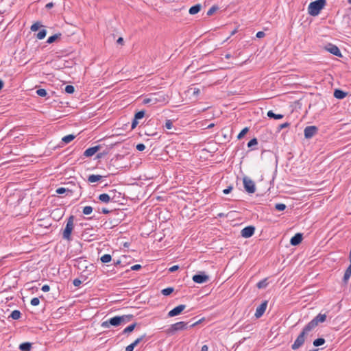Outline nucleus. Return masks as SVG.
Listing matches in <instances>:
<instances>
[{
	"label": "nucleus",
	"instance_id": "obj_59",
	"mask_svg": "<svg viewBox=\"0 0 351 351\" xmlns=\"http://www.w3.org/2000/svg\"><path fill=\"white\" fill-rule=\"evenodd\" d=\"M108 153V152H99L97 154V158H101L102 157H104L105 155H106Z\"/></svg>",
	"mask_w": 351,
	"mask_h": 351
},
{
	"label": "nucleus",
	"instance_id": "obj_26",
	"mask_svg": "<svg viewBox=\"0 0 351 351\" xmlns=\"http://www.w3.org/2000/svg\"><path fill=\"white\" fill-rule=\"evenodd\" d=\"M75 138V136L73 135V134H68L66 136H64L62 138V141L64 143V144H68L70 142H71L73 140H74V138Z\"/></svg>",
	"mask_w": 351,
	"mask_h": 351
},
{
	"label": "nucleus",
	"instance_id": "obj_16",
	"mask_svg": "<svg viewBox=\"0 0 351 351\" xmlns=\"http://www.w3.org/2000/svg\"><path fill=\"white\" fill-rule=\"evenodd\" d=\"M303 239V234L302 233H296L293 237L290 239V244L293 246L298 245Z\"/></svg>",
	"mask_w": 351,
	"mask_h": 351
},
{
	"label": "nucleus",
	"instance_id": "obj_31",
	"mask_svg": "<svg viewBox=\"0 0 351 351\" xmlns=\"http://www.w3.org/2000/svg\"><path fill=\"white\" fill-rule=\"evenodd\" d=\"M268 285V282H267V278H265L261 281H259L257 284H256V287L258 288V289H264Z\"/></svg>",
	"mask_w": 351,
	"mask_h": 351
},
{
	"label": "nucleus",
	"instance_id": "obj_55",
	"mask_svg": "<svg viewBox=\"0 0 351 351\" xmlns=\"http://www.w3.org/2000/svg\"><path fill=\"white\" fill-rule=\"evenodd\" d=\"M289 125H290V123H287V122L284 123H282V124H280V125L278 126L279 130H282V129H284V128H286L289 127Z\"/></svg>",
	"mask_w": 351,
	"mask_h": 351
},
{
	"label": "nucleus",
	"instance_id": "obj_41",
	"mask_svg": "<svg viewBox=\"0 0 351 351\" xmlns=\"http://www.w3.org/2000/svg\"><path fill=\"white\" fill-rule=\"evenodd\" d=\"M218 10H219V7L216 5H214L207 12V15L211 16Z\"/></svg>",
	"mask_w": 351,
	"mask_h": 351
},
{
	"label": "nucleus",
	"instance_id": "obj_33",
	"mask_svg": "<svg viewBox=\"0 0 351 351\" xmlns=\"http://www.w3.org/2000/svg\"><path fill=\"white\" fill-rule=\"evenodd\" d=\"M47 35V30L45 29H43L38 32V33L36 35V37L39 40H42L45 38Z\"/></svg>",
	"mask_w": 351,
	"mask_h": 351
},
{
	"label": "nucleus",
	"instance_id": "obj_19",
	"mask_svg": "<svg viewBox=\"0 0 351 351\" xmlns=\"http://www.w3.org/2000/svg\"><path fill=\"white\" fill-rule=\"evenodd\" d=\"M202 9V5L199 3L195 4L189 8V12L191 15L197 14Z\"/></svg>",
	"mask_w": 351,
	"mask_h": 351
},
{
	"label": "nucleus",
	"instance_id": "obj_34",
	"mask_svg": "<svg viewBox=\"0 0 351 351\" xmlns=\"http://www.w3.org/2000/svg\"><path fill=\"white\" fill-rule=\"evenodd\" d=\"M248 131H249V128H247V127L244 128H243V130L239 132V134H238V136H237V138H238V139H239V140H240V139H241V138H243L245 136V135L248 132Z\"/></svg>",
	"mask_w": 351,
	"mask_h": 351
},
{
	"label": "nucleus",
	"instance_id": "obj_4",
	"mask_svg": "<svg viewBox=\"0 0 351 351\" xmlns=\"http://www.w3.org/2000/svg\"><path fill=\"white\" fill-rule=\"evenodd\" d=\"M74 216L71 215L68 219L66 224V227L64 228L62 233V238L67 241L71 240V233L73 230V221H74Z\"/></svg>",
	"mask_w": 351,
	"mask_h": 351
},
{
	"label": "nucleus",
	"instance_id": "obj_21",
	"mask_svg": "<svg viewBox=\"0 0 351 351\" xmlns=\"http://www.w3.org/2000/svg\"><path fill=\"white\" fill-rule=\"evenodd\" d=\"M267 117L269 119H281L284 117V115L282 114H276L272 110H269L267 114Z\"/></svg>",
	"mask_w": 351,
	"mask_h": 351
},
{
	"label": "nucleus",
	"instance_id": "obj_63",
	"mask_svg": "<svg viewBox=\"0 0 351 351\" xmlns=\"http://www.w3.org/2000/svg\"><path fill=\"white\" fill-rule=\"evenodd\" d=\"M117 43L118 44H120V45H123V43H124V40H123V38L122 37H119L117 40Z\"/></svg>",
	"mask_w": 351,
	"mask_h": 351
},
{
	"label": "nucleus",
	"instance_id": "obj_62",
	"mask_svg": "<svg viewBox=\"0 0 351 351\" xmlns=\"http://www.w3.org/2000/svg\"><path fill=\"white\" fill-rule=\"evenodd\" d=\"M99 213H104V214H108L110 213V210H109L108 209L106 208H103L101 209V211H99Z\"/></svg>",
	"mask_w": 351,
	"mask_h": 351
},
{
	"label": "nucleus",
	"instance_id": "obj_50",
	"mask_svg": "<svg viewBox=\"0 0 351 351\" xmlns=\"http://www.w3.org/2000/svg\"><path fill=\"white\" fill-rule=\"evenodd\" d=\"M232 189H233V187L232 186H228L226 189L223 190V194H225V195L229 194L232 191Z\"/></svg>",
	"mask_w": 351,
	"mask_h": 351
},
{
	"label": "nucleus",
	"instance_id": "obj_13",
	"mask_svg": "<svg viewBox=\"0 0 351 351\" xmlns=\"http://www.w3.org/2000/svg\"><path fill=\"white\" fill-rule=\"evenodd\" d=\"M267 303V301L265 300L256 308V313L254 314V316L256 318H260L261 317L263 316V315L266 311Z\"/></svg>",
	"mask_w": 351,
	"mask_h": 351
},
{
	"label": "nucleus",
	"instance_id": "obj_6",
	"mask_svg": "<svg viewBox=\"0 0 351 351\" xmlns=\"http://www.w3.org/2000/svg\"><path fill=\"white\" fill-rule=\"evenodd\" d=\"M189 327L187 326V323L184 322H179L171 324L170 327L167 329V333L169 335L174 334L176 331L182 330L187 329Z\"/></svg>",
	"mask_w": 351,
	"mask_h": 351
},
{
	"label": "nucleus",
	"instance_id": "obj_54",
	"mask_svg": "<svg viewBox=\"0 0 351 351\" xmlns=\"http://www.w3.org/2000/svg\"><path fill=\"white\" fill-rule=\"evenodd\" d=\"M265 36V32H263V31H259V32H258L256 33V38H263Z\"/></svg>",
	"mask_w": 351,
	"mask_h": 351
},
{
	"label": "nucleus",
	"instance_id": "obj_64",
	"mask_svg": "<svg viewBox=\"0 0 351 351\" xmlns=\"http://www.w3.org/2000/svg\"><path fill=\"white\" fill-rule=\"evenodd\" d=\"M201 351H208V347L206 345H204L202 347Z\"/></svg>",
	"mask_w": 351,
	"mask_h": 351
},
{
	"label": "nucleus",
	"instance_id": "obj_43",
	"mask_svg": "<svg viewBox=\"0 0 351 351\" xmlns=\"http://www.w3.org/2000/svg\"><path fill=\"white\" fill-rule=\"evenodd\" d=\"M146 337V335L144 334L141 335L140 337L137 338L133 343H132L135 347L140 343Z\"/></svg>",
	"mask_w": 351,
	"mask_h": 351
},
{
	"label": "nucleus",
	"instance_id": "obj_47",
	"mask_svg": "<svg viewBox=\"0 0 351 351\" xmlns=\"http://www.w3.org/2000/svg\"><path fill=\"white\" fill-rule=\"evenodd\" d=\"M145 134L147 136H154V135L157 134V132L152 131L150 129H147L145 131Z\"/></svg>",
	"mask_w": 351,
	"mask_h": 351
},
{
	"label": "nucleus",
	"instance_id": "obj_3",
	"mask_svg": "<svg viewBox=\"0 0 351 351\" xmlns=\"http://www.w3.org/2000/svg\"><path fill=\"white\" fill-rule=\"evenodd\" d=\"M165 95L160 94V93H152L149 97L143 99V103L144 104H150L151 106L156 105L158 103L165 101Z\"/></svg>",
	"mask_w": 351,
	"mask_h": 351
},
{
	"label": "nucleus",
	"instance_id": "obj_46",
	"mask_svg": "<svg viewBox=\"0 0 351 351\" xmlns=\"http://www.w3.org/2000/svg\"><path fill=\"white\" fill-rule=\"evenodd\" d=\"M32 306H38L40 304V300L38 298H34L30 302Z\"/></svg>",
	"mask_w": 351,
	"mask_h": 351
},
{
	"label": "nucleus",
	"instance_id": "obj_10",
	"mask_svg": "<svg viewBox=\"0 0 351 351\" xmlns=\"http://www.w3.org/2000/svg\"><path fill=\"white\" fill-rule=\"evenodd\" d=\"M318 132V128L315 125L307 126L304 128V137L306 139L311 138Z\"/></svg>",
	"mask_w": 351,
	"mask_h": 351
},
{
	"label": "nucleus",
	"instance_id": "obj_61",
	"mask_svg": "<svg viewBox=\"0 0 351 351\" xmlns=\"http://www.w3.org/2000/svg\"><path fill=\"white\" fill-rule=\"evenodd\" d=\"M53 6H54V3L53 2H49L46 4L45 8L47 10H49V9L52 8Z\"/></svg>",
	"mask_w": 351,
	"mask_h": 351
},
{
	"label": "nucleus",
	"instance_id": "obj_8",
	"mask_svg": "<svg viewBox=\"0 0 351 351\" xmlns=\"http://www.w3.org/2000/svg\"><path fill=\"white\" fill-rule=\"evenodd\" d=\"M193 282L197 284H202L209 280V276L204 271H199L192 278Z\"/></svg>",
	"mask_w": 351,
	"mask_h": 351
},
{
	"label": "nucleus",
	"instance_id": "obj_32",
	"mask_svg": "<svg viewBox=\"0 0 351 351\" xmlns=\"http://www.w3.org/2000/svg\"><path fill=\"white\" fill-rule=\"evenodd\" d=\"M145 116V110H140L134 114V118L136 119H142Z\"/></svg>",
	"mask_w": 351,
	"mask_h": 351
},
{
	"label": "nucleus",
	"instance_id": "obj_9",
	"mask_svg": "<svg viewBox=\"0 0 351 351\" xmlns=\"http://www.w3.org/2000/svg\"><path fill=\"white\" fill-rule=\"evenodd\" d=\"M324 49L325 50L330 52L334 56H336L339 58L343 57L342 53H341L339 47L334 44L328 43L326 45H325Z\"/></svg>",
	"mask_w": 351,
	"mask_h": 351
},
{
	"label": "nucleus",
	"instance_id": "obj_58",
	"mask_svg": "<svg viewBox=\"0 0 351 351\" xmlns=\"http://www.w3.org/2000/svg\"><path fill=\"white\" fill-rule=\"evenodd\" d=\"M178 269H179L178 265H173L169 269V271L170 272H174V271H177Z\"/></svg>",
	"mask_w": 351,
	"mask_h": 351
},
{
	"label": "nucleus",
	"instance_id": "obj_29",
	"mask_svg": "<svg viewBox=\"0 0 351 351\" xmlns=\"http://www.w3.org/2000/svg\"><path fill=\"white\" fill-rule=\"evenodd\" d=\"M100 260L103 263H108L111 261L112 256L110 254H106L101 256Z\"/></svg>",
	"mask_w": 351,
	"mask_h": 351
},
{
	"label": "nucleus",
	"instance_id": "obj_14",
	"mask_svg": "<svg viewBox=\"0 0 351 351\" xmlns=\"http://www.w3.org/2000/svg\"><path fill=\"white\" fill-rule=\"evenodd\" d=\"M185 308H186V305H184V304L178 305V306H176L175 308H173L172 310H171L168 313V317H173L177 316V315L181 314V313Z\"/></svg>",
	"mask_w": 351,
	"mask_h": 351
},
{
	"label": "nucleus",
	"instance_id": "obj_2",
	"mask_svg": "<svg viewBox=\"0 0 351 351\" xmlns=\"http://www.w3.org/2000/svg\"><path fill=\"white\" fill-rule=\"evenodd\" d=\"M326 4V0H316L310 3L308 6V12L311 16H317Z\"/></svg>",
	"mask_w": 351,
	"mask_h": 351
},
{
	"label": "nucleus",
	"instance_id": "obj_12",
	"mask_svg": "<svg viewBox=\"0 0 351 351\" xmlns=\"http://www.w3.org/2000/svg\"><path fill=\"white\" fill-rule=\"evenodd\" d=\"M255 232V227L253 226H248L242 229L241 234L243 238L251 237Z\"/></svg>",
	"mask_w": 351,
	"mask_h": 351
},
{
	"label": "nucleus",
	"instance_id": "obj_27",
	"mask_svg": "<svg viewBox=\"0 0 351 351\" xmlns=\"http://www.w3.org/2000/svg\"><path fill=\"white\" fill-rule=\"evenodd\" d=\"M325 342H326L325 339L320 337V338H317V339H315L313 342V345L315 347H319V346L324 345L325 343Z\"/></svg>",
	"mask_w": 351,
	"mask_h": 351
},
{
	"label": "nucleus",
	"instance_id": "obj_1",
	"mask_svg": "<svg viewBox=\"0 0 351 351\" xmlns=\"http://www.w3.org/2000/svg\"><path fill=\"white\" fill-rule=\"evenodd\" d=\"M313 330V328H312V326L308 323L303 328L302 330L300 332V333L298 335L293 343L291 345V349L293 350H296L301 348L304 345L306 339H307L308 333Z\"/></svg>",
	"mask_w": 351,
	"mask_h": 351
},
{
	"label": "nucleus",
	"instance_id": "obj_38",
	"mask_svg": "<svg viewBox=\"0 0 351 351\" xmlns=\"http://www.w3.org/2000/svg\"><path fill=\"white\" fill-rule=\"evenodd\" d=\"M36 94L42 97H45L47 95V92L44 88H39L36 90Z\"/></svg>",
	"mask_w": 351,
	"mask_h": 351
},
{
	"label": "nucleus",
	"instance_id": "obj_28",
	"mask_svg": "<svg viewBox=\"0 0 351 351\" xmlns=\"http://www.w3.org/2000/svg\"><path fill=\"white\" fill-rule=\"evenodd\" d=\"M136 323H133L130 324V326H127L122 332V334H126V333H130L132 332L135 327L136 326Z\"/></svg>",
	"mask_w": 351,
	"mask_h": 351
},
{
	"label": "nucleus",
	"instance_id": "obj_51",
	"mask_svg": "<svg viewBox=\"0 0 351 351\" xmlns=\"http://www.w3.org/2000/svg\"><path fill=\"white\" fill-rule=\"evenodd\" d=\"M190 90H193V95L197 96L200 93V90L197 88H191Z\"/></svg>",
	"mask_w": 351,
	"mask_h": 351
},
{
	"label": "nucleus",
	"instance_id": "obj_5",
	"mask_svg": "<svg viewBox=\"0 0 351 351\" xmlns=\"http://www.w3.org/2000/svg\"><path fill=\"white\" fill-rule=\"evenodd\" d=\"M123 318L121 316H114L101 323V326L104 328H109L111 326L117 327L123 324Z\"/></svg>",
	"mask_w": 351,
	"mask_h": 351
},
{
	"label": "nucleus",
	"instance_id": "obj_7",
	"mask_svg": "<svg viewBox=\"0 0 351 351\" xmlns=\"http://www.w3.org/2000/svg\"><path fill=\"white\" fill-rule=\"evenodd\" d=\"M243 187L246 192L248 193H254L256 191V186L254 182L245 176L243 178Z\"/></svg>",
	"mask_w": 351,
	"mask_h": 351
},
{
	"label": "nucleus",
	"instance_id": "obj_56",
	"mask_svg": "<svg viewBox=\"0 0 351 351\" xmlns=\"http://www.w3.org/2000/svg\"><path fill=\"white\" fill-rule=\"evenodd\" d=\"M134 348L135 346L132 343H130L125 348V351H133Z\"/></svg>",
	"mask_w": 351,
	"mask_h": 351
},
{
	"label": "nucleus",
	"instance_id": "obj_42",
	"mask_svg": "<svg viewBox=\"0 0 351 351\" xmlns=\"http://www.w3.org/2000/svg\"><path fill=\"white\" fill-rule=\"evenodd\" d=\"M123 318V324H125L129 322L131 319L134 318L133 315H124L121 316Z\"/></svg>",
	"mask_w": 351,
	"mask_h": 351
},
{
	"label": "nucleus",
	"instance_id": "obj_18",
	"mask_svg": "<svg viewBox=\"0 0 351 351\" xmlns=\"http://www.w3.org/2000/svg\"><path fill=\"white\" fill-rule=\"evenodd\" d=\"M347 95H348L347 92H345V91H343L341 89H338V88L335 89L334 90V93H333L334 97L339 99H342L345 98Z\"/></svg>",
	"mask_w": 351,
	"mask_h": 351
},
{
	"label": "nucleus",
	"instance_id": "obj_22",
	"mask_svg": "<svg viewBox=\"0 0 351 351\" xmlns=\"http://www.w3.org/2000/svg\"><path fill=\"white\" fill-rule=\"evenodd\" d=\"M102 178V176L92 174L88 176V181L90 183H94L100 181Z\"/></svg>",
	"mask_w": 351,
	"mask_h": 351
},
{
	"label": "nucleus",
	"instance_id": "obj_24",
	"mask_svg": "<svg viewBox=\"0 0 351 351\" xmlns=\"http://www.w3.org/2000/svg\"><path fill=\"white\" fill-rule=\"evenodd\" d=\"M62 34L60 33L55 34L47 38V43L48 44H51L55 42L57 39L61 37Z\"/></svg>",
	"mask_w": 351,
	"mask_h": 351
},
{
	"label": "nucleus",
	"instance_id": "obj_49",
	"mask_svg": "<svg viewBox=\"0 0 351 351\" xmlns=\"http://www.w3.org/2000/svg\"><path fill=\"white\" fill-rule=\"evenodd\" d=\"M82 280L79 278H75L73 281V284L75 287H79L82 284Z\"/></svg>",
	"mask_w": 351,
	"mask_h": 351
},
{
	"label": "nucleus",
	"instance_id": "obj_20",
	"mask_svg": "<svg viewBox=\"0 0 351 351\" xmlns=\"http://www.w3.org/2000/svg\"><path fill=\"white\" fill-rule=\"evenodd\" d=\"M21 351H30L32 348V344L29 342H23L19 347Z\"/></svg>",
	"mask_w": 351,
	"mask_h": 351
},
{
	"label": "nucleus",
	"instance_id": "obj_30",
	"mask_svg": "<svg viewBox=\"0 0 351 351\" xmlns=\"http://www.w3.org/2000/svg\"><path fill=\"white\" fill-rule=\"evenodd\" d=\"M174 291V289L173 287H167L165 289H163L162 291H161V293L163 295H165V296H167V295H169L170 294H171Z\"/></svg>",
	"mask_w": 351,
	"mask_h": 351
},
{
	"label": "nucleus",
	"instance_id": "obj_36",
	"mask_svg": "<svg viewBox=\"0 0 351 351\" xmlns=\"http://www.w3.org/2000/svg\"><path fill=\"white\" fill-rule=\"evenodd\" d=\"M56 193L62 195L64 194L66 192H69L71 194L72 193V191L71 190H69L68 189L64 188V187H60L56 189Z\"/></svg>",
	"mask_w": 351,
	"mask_h": 351
},
{
	"label": "nucleus",
	"instance_id": "obj_23",
	"mask_svg": "<svg viewBox=\"0 0 351 351\" xmlns=\"http://www.w3.org/2000/svg\"><path fill=\"white\" fill-rule=\"evenodd\" d=\"M158 124H159L158 119L153 117L147 121V122L145 125V128H148L149 126L158 125Z\"/></svg>",
	"mask_w": 351,
	"mask_h": 351
},
{
	"label": "nucleus",
	"instance_id": "obj_17",
	"mask_svg": "<svg viewBox=\"0 0 351 351\" xmlns=\"http://www.w3.org/2000/svg\"><path fill=\"white\" fill-rule=\"evenodd\" d=\"M114 196H111L108 193H102L98 196V199L104 203H108L110 201L113 200Z\"/></svg>",
	"mask_w": 351,
	"mask_h": 351
},
{
	"label": "nucleus",
	"instance_id": "obj_37",
	"mask_svg": "<svg viewBox=\"0 0 351 351\" xmlns=\"http://www.w3.org/2000/svg\"><path fill=\"white\" fill-rule=\"evenodd\" d=\"M64 91L68 94H73L75 92V87L73 85H66Z\"/></svg>",
	"mask_w": 351,
	"mask_h": 351
},
{
	"label": "nucleus",
	"instance_id": "obj_35",
	"mask_svg": "<svg viewBox=\"0 0 351 351\" xmlns=\"http://www.w3.org/2000/svg\"><path fill=\"white\" fill-rule=\"evenodd\" d=\"M93 208L92 206H86L84 207L82 213L84 215H88L91 214V213L93 212Z\"/></svg>",
	"mask_w": 351,
	"mask_h": 351
},
{
	"label": "nucleus",
	"instance_id": "obj_53",
	"mask_svg": "<svg viewBox=\"0 0 351 351\" xmlns=\"http://www.w3.org/2000/svg\"><path fill=\"white\" fill-rule=\"evenodd\" d=\"M142 266L139 264L134 265L130 267L131 270L138 271L141 269Z\"/></svg>",
	"mask_w": 351,
	"mask_h": 351
},
{
	"label": "nucleus",
	"instance_id": "obj_39",
	"mask_svg": "<svg viewBox=\"0 0 351 351\" xmlns=\"http://www.w3.org/2000/svg\"><path fill=\"white\" fill-rule=\"evenodd\" d=\"M287 206L282 203H278L275 205V209L278 211H283L286 209Z\"/></svg>",
	"mask_w": 351,
	"mask_h": 351
},
{
	"label": "nucleus",
	"instance_id": "obj_48",
	"mask_svg": "<svg viewBox=\"0 0 351 351\" xmlns=\"http://www.w3.org/2000/svg\"><path fill=\"white\" fill-rule=\"evenodd\" d=\"M136 148L139 152H143L145 149V145L143 143H138L136 145Z\"/></svg>",
	"mask_w": 351,
	"mask_h": 351
},
{
	"label": "nucleus",
	"instance_id": "obj_40",
	"mask_svg": "<svg viewBox=\"0 0 351 351\" xmlns=\"http://www.w3.org/2000/svg\"><path fill=\"white\" fill-rule=\"evenodd\" d=\"M40 27H42L40 23L38 21L36 22L31 26V30L32 32H36L40 28Z\"/></svg>",
	"mask_w": 351,
	"mask_h": 351
},
{
	"label": "nucleus",
	"instance_id": "obj_57",
	"mask_svg": "<svg viewBox=\"0 0 351 351\" xmlns=\"http://www.w3.org/2000/svg\"><path fill=\"white\" fill-rule=\"evenodd\" d=\"M41 289L44 292H48L50 290V287L48 285H44Z\"/></svg>",
	"mask_w": 351,
	"mask_h": 351
},
{
	"label": "nucleus",
	"instance_id": "obj_25",
	"mask_svg": "<svg viewBox=\"0 0 351 351\" xmlns=\"http://www.w3.org/2000/svg\"><path fill=\"white\" fill-rule=\"evenodd\" d=\"M21 317V313L19 310L13 311L9 316V317H11L12 319H13L14 320H17V319H20Z\"/></svg>",
	"mask_w": 351,
	"mask_h": 351
},
{
	"label": "nucleus",
	"instance_id": "obj_44",
	"mask_svg": "<svg viewBox=\"0 0 351 351\" xmlns=\"http://www.w3.org/2000/svg\"><path fill=\"white\" fill-rule=\"evenodd\" d=\"M258 144V141L256 139V138H253L252 139H251L248 143H247V147L251 148L254 145H256Z\"/></svg>",
	"mask_w": 351,
	"mask_h": 351
},
{
	"label": "nucleus",
	"instance_id": "obj_15",
	"mask_svg": "<svg viewBox=\"0 0 351 351\" xmlns=\"http://www.w3.org/2000/svg\"><path fill=\"white\" fill-rule=\"evenodd\" d=\"M100 145L89 147L85 150L84 152V156L85 157H91L95 155L100 149Z\"/></svg>",
	"mask_w": 351,
	"mask_h": 351
},
{
	"label": "nucleus",
	"instance_id": "obj_11",
	"mask_svg": "<svg viewBox=\"0 0 351 351\" xmlns=\"http://www.w3.org/2000/svg\"><path fill=\"white\" fill-rule=\"evenodd\" d=\"M326 314L319 313L317 316H315L308 324L312 326L314 329L319 323H323L326 321Z\"/></svg>",
	"mask_w": 351,
	"mask_h": 351
},
{
	"label": "nucleus",
	"instance_id": "obj_60",
	"mask_svg": "<svg viewBox=\"0 0 351 351\" xmlns=\"http://www.w3.org/2000/svg\"><path fill=\"white\" fill-rule=\"evenodd\" d=\"M202 320H203V319H199L198 321H196V322H193V324H191L189 326V328L195 327V326H197V324H199V323H201Z\"/></svg>",
	"mask_w": 351,
	"mask_h": 351
},
{
	"label": "nucleus",
	"instance_id": "obj_52",
	"mask_svg": "<svg viewBox=\"0 0 351 351\" xmlns=\"http://www.w3.org/2000/svg\"><path fill=\"white\" fill-rule=\"evenodd\" d=\"M138 124V119H136L134 117L132 121V125H131V128L132 129H134L137 125Z\"/></svg>",
	"mask_w": 351,
	"mask_h": 351
},
{
	"label": "nucleus",
	"instance_id": "obj_45",
	"mask_svg": "<svg viewBox=\"0 0 351 351\" xmlns=\"http://www.w3.org/2000/svg\"><path fill=\"white\" fill-rule=\"evenodd\" d=\"M165 128L168 130H171L173 128V122L170 119H167L165 122Z\"/></svg>",
	"mask_w": 351,
	"mask_h": 351
}]
</instances>
